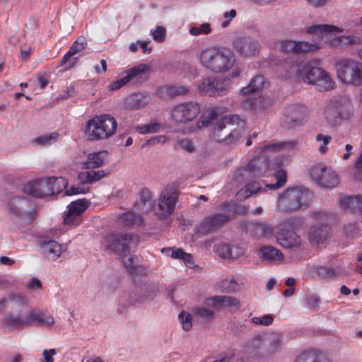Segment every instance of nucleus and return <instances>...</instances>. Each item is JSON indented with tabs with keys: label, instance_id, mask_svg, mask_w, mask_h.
I'll list each match as a JSON object with an SVG mask.
<instances>
[{
	"label": "nucleus",
	"instance_id": "21",
	"mask_svg": "<svg viewBox=\"0 0 362 362\" xmlns=\"http://www.w3.org/2000/svg\"><path fill=\"white\" fill-rule=\"evenodd\" d=\"M233 47L241 57H248L258 52L259 45L257 40L252 37H241L233 41Z\"/></svg>",
	"mask_w": 362,
	"mask_h": 362
},
{
	"label": "nucleus",
	"instance_id": "33",
	"mask_svg": "<svg viewBox=\"0 0 362 362\" xmlns=\"http://www.w3.org/2000/svg\"><path fill=\"white\" fill-rule=\"evenodd\" d=\"M188 92V88L182 86H165L158 90L159 96L164 99L184 95Z\"/></svg>",
	"mask_w": 362,
	"mask_h": 362
},
{
	"label": "nucleus",
	"instance_id": "11",
	"mask_svg": "<svg viewBox=\"0 0 362 362\" xmlns=\"http://www.w3.org/2000/svg\"><path fill=\"white\" fill-rule=\"evenodd\" d=\"M312 179L322 187L333 188L339 182L336 172L331 168L323 163L314 165L310 170Z\"/></svg>",
	"mask_w": 362,
	"mask_h": 362
},
{
	"label": "nucleus",
	"instance_id": "13",
	"mask_svg": "<svg viewBox=\"0 0 362 362\" xmlns=\"http://www.w3.org/2000/svg\"><path fill=\"white\" fill-rule=\"evenodd\" d=\"M229 80L221 77L203 78L197 84L198 90L210 97L221 96L226 93Z\"/></svg>",
	"mask_w": 362,
	"mask_h": 362
},
{
	"label": "nucleus",
	"instance_id": "38",
	"mask_svg": "<svg viewBox=\"0 0 362 362\" xmlns=\"http://www.w3.org/2000/svg\"><path fill=\"white\" fill-rule=\"evenodd\" d=\"M120 221L127 227L141 226L144 223V218L134 211H128L121 215Z\"/></svg>",
	"mask_w": 362,
	"mask_h": 362
},
{
	"label": "nucleus",
	"instance_id": "43",
	"mask_svg": "<svg viewBox=\"0 0 362 362\" xmlns=\"http://www.w3.org/2000/svg\"><path fill=\"white\" fill-rule=\"evenodd\" d=\"M218 253L224 258H235L239 255V248L229 244H223L218 248Z\"/></svg>",
	"mask_w": 362,
	"mask_h": 362
},
{
	"label": "nucleus",
	"instance_id": "46",
	"mask_svg": "<svg viewBox=\"0 0 362 362\" xmlns=\"http://www.w3.org/2000/svg\"><path fill=\"white\" fill-rule=\"evenodd\" d=\"M344 233L347 238L354 239L362 235L358 222L349 223L344 226Z\"/></svg>",
	"mask_w": 362,
	"mask_h": 362
},
{
	"label": "nucleus",
	"instance_id": "64",
	"mask_svg": "<svg viewBox=\"0 0 362 362\" xmlns=\"http://www.w3.org/2000/svg\"><path fill=\"white\" fill-rule=\"evenodd\" d=\"M179 319L182 325L183 329L188 331L192 328L191 317L189 314L186 315L184 312L179 314Z\"/></svg>",
	"mask_w": 362,
	"mask_h": 362
},
{
	"label": "nucleus",
	"instance_id": "12",
	"mask_svg": "<svg viewBox=\"0 0 362 362\" xmlns=\"http://www.w3.org/2000/svg\"><path fill=\"white\" fill-rule=\"evenodd\" d=\"M56 185H62L66 187L68 182L63 177H50L36 181L33 184L34 189L30 193L37 197H43L60 193L59 188L55 189Z\"/></svg>",
	"mask_w": 362,
	"mask_h": 362
},
{
	"label": "nucleus",
	"instance_id": "30",
	"mask_svg": "<svg viewBox=\"0 0 362 362\" xmlns=\"http://www.w3.org/2000/svg\"><path fill=\"white\" fill-rule=\"evenodd\" d=\"M206 304L215 308L223 306L235 307L237 308L240 307V302L237 298L227 296H215L208 298Z\"/></svg>",
	"mask_w": 362,
	"mask_h": 362
},
{
	"label": "nucleus",
	"instance_id": "15",
	"mask_svg": "<svg viewBox=\"0 0 362 362\" xmlns=\"http://www.w3.org/2000/svg\"><path fill=\"white\" fill-rule=\"evenodd\" d=\"M7 209L10 214L18 217H26L28 223L32 222L35 218V211L33 205L25 197L11 198L7 204Z\"/></svg>",
	"mask_w": 362,
	"mask_h": 362
},
{
	"label": "nucleus",
	"instance_id": "53",
	"mask_svg": "<svg viewBox=\"0 0 362 362\" xmlns=\"http://www.w3.org/2000/svg\"><path fill=\"white\" fill-rule=\"evenodd\" d=\"M296 53L310 52L320 47L316 44H313L305 41L296 42Z\"/></svg>",
	"mask_w": 362,
	"mask_h": 362
},
{
	"label": "nucleus",
	"instance_id": "23",
	"mask_svg": "<svg viewBox=\"0 0 362 362\" xmlns=\"http://www.w3.org/2000/svg\"><path fill=\"white\" fill-rule=\"evenodd\" d=\"M230 219L226 214H217L206 217L199 224L198 230L202 234H207L221 228Z\"/></svg>",
	"mask_w": 362,
	"mask_h": 362
},
{
	"label": "nucleus",
	"instance_id": "62",
	"mask_svg": "<svg viewBox=\"0 0 362 362\" xmlns=\"http://www.w3.org/2000/svg\"><path fill=\"white\" fill-rule=\"evenodd\" d=\"M195 314L202 319L210 320L214 316V312L206 308H197L195 309Z\"/></svg>",
	"mask_w": 362,
	"mask_h": 362
},
{
	"label": "nucleus",
	"instance_id": "54",
	"mask_svg": "<svg viewBox=\"0 0 362 362\" xmlns=\"http://www.w3.org/2000/svg\"><path fill=\"white\" fill-rule=\"evenodd\" d=\"M211 32L210 25L207 23H202L198 26H193L189 29V33L194 36H198L202 33L205 35Z\"/></svg>",
	"mask_w": 362,
	"mask_h": 362
},
{
	"label": "nucleus",
	"instance_id": "59",
	"mask_svg": "<svg viewBox=\"0 0 362 362\" xmlns=\"http://www.w3.org/2000/svg\"><path fill=\"white\" fill-rule=\"evenodd\" d=\"M58 135L57 133L54 132L50 134L40 136L35 139V141L40 145L51 144L52 141L56 140Z\"/></svg>",
	"mask_w": 362,
	"mask_h": 362
},
{
	"label": "nucleus",
	"instance_id": "51",
	"mask_svg": "<svg viewBox=\"0 0 362 362\" xmlns=\"http://www.w3.org/2000/svg\"><path fill=\"white\" fill-rule=\"evenodd\" d=\"M160 129L161 124L158 122H154L138 127L136 130L141 134H148L158 132Z\"/></svg>",
	"mask_w": 362,
	"mask_h": 362
},
{
	"label": "nucleus",
	"instance_id": "5",
	"mask_svg": "<svg viewBox=\"0 0 362 362\" xmlns=\"http://www.w3.org/2000/svg\"><path fill=\"white\" fill-rule=\"evenodd\" d=\"M312 216L315 223L310 227L308 239L311 244L319 245L322 244L331 235L330 222L333 220V214L323 211H314Z\"/></svg>",
	"mask_w": 362,
	"mask_h": 362
},
{
	"label": "nucleus",
	"instance_id": "37",
	"mask_svg": "<svg viewBox=\"0 0 362 362\" xmlns=\"http://www.w3.org/2000/svg\"><path fill=\"white\" fill-rule=\"evenodd\" d=\"M259 253L262 259L269 262L282 261L284 257L279 250L271 245L260 247Z\"/></svg>",
	"mask_w": 362,
	"mask_h": 362
},
{
	"label": "nucleus",
	"instance_id": "34",
	"mask_svg": "<svg viewBox=\"0 0 362 362\" xmlns=\"http://www.w3.org/2000/svg\"><path fill=\"white\" fill-rule=\"evenodd\" d=\"M312 275L322 280L330 281L337 276V272L332 267L325 266H314L310 268Z\"/></svg>",
	"mask_w": 362,
	"mask_h": 362
},
{
	"label": "nucleus",
	"instance_id": "31",
	"mask_svg": "<svg viewBox=\"0 0 362 362\" xmlns=\"http://www.w3.org/2000/svg\"><path fill=\"white\" fill-rule=\"evenodd\" d=\"M281 341L279 337H273L268 339L262 340L259 337L255 339L251 342V346L257 349L267 348L266 354L274 352L280 346Z\"/></svg>",
	"mask_w": 362,
	"mask_h": 362
},
{
	"label": "nucleus",
	"instance_id": "49",
	"mask_svg": "<svg viewBox=\"0 0 362 362\" xmlns=\"http://www.w3.org/2000/svg\"><path fill=\"white\" fill-rule=\"evenodd\" d=\"M219 287L223 292L232 293L237 290L238 284L233 278H228L220 282Z\"/></svg>",
	"mask_w": 362,
	"mask_h": 362
},
{
	"label": "nucleus",
	"instance_id": "48",
	"mask_svg": "<svg viewBox=\"0 0 362 362\" xmlns=\"http://www.w3.org/2000/svg\"><path fill=\"white\" fill-rule=\"evenodd\" d=\"M222 208L228 211H231L239 214H245L247 209L242 205L238 204L234 202H228L222 205Z\"/></svg>",
	"mask_w": 362,
	"mask_h": 362
},
{
	"label": "nucleus",
	"instance_id": "10",
	"mask_svg": "<svg viewBox=\"0 0 362 362\" xmlns=\"http://www.w3.org/2000/svg\"><path fill=\"white\" fill-rule=\"evenodd\" d=\"M269 167V160L266 156H256L244 167L238 168L235 174L234 179L242 182L249 179L262 176Z\"/></svg>",
	"mask_w": 362,
	"mask_h": 362
},
{
	"label": "nucleus",
	"instance_id": "20",
	"mask_svg": "<svg viewBox=\"0 0 362 362\" xmlns=\"http://www.w3.org/2000/svg\"><path fill=\"white\" fill-rule=\"evenodd\" d=\"M285 119L282 122L284 128L291 129L301 124L305 119V109L302 105H291L285 110Z\"/></svg>",
	"mask_w": 362,
	"mask_h": 362
},
{
	"label": "nucleus",
	"instance_id": "26",
	"mask_svg": "<svg viewBox=\"0 0 362 362\" xmlns=\"http://www.w3.org/2000/svg\"><path fill=\"white\" fill-rule=\"evenodd\" d=\"M40 250L42 255L49 261H55L61 256L63 249L58 242L48 240L41 244Z\"/></svg>",
	"mask_w": 362,
	"mask_h": 362
},
{
	"label": "nucleus",
	"instance_id": "29",
	"mask_svg": "<svg viewBox=\"0 0 362 362\" xmlns=\"http://www.w3.org/2000/svg\"><path fill=\"white\" fill-rule=\"evenodd\" d=\"M247 230L256 238H269L273 233V228L267 223H249Z\"/></svg>",
	"mask_w": 362,
	"mask_h": 362
},
{
	"label": "nucleus",
	"instance_id": "39",
	"mask_svg": "<svg viewBox=\"0 0 362 362\" xmlns=\"http://www.w3.org/2000/svg\"><path fill=\"white\" fill-rule=\"evenodd\" d=\"M151 192L147 188H143L139 193V199L134 204L136 209L141 211L148 210L151 206Z\"/></svg>",
	"mask_w": 362,
	"mask_h": 362
},
{
	"label": "nucleus",
	"instance_id": "41",
	"mask_svg": "<svg viewBox=\"0 0 362 362\" xmlns=\"http://www.w3.org/2000/svg\"><path fill=\"white\" fill-rule=\"evenodd\" d=\"M264 84V80L262 76H255L252 78L248 86L242 88L240 93L243 95H247L257 92L261 90Z\"/></svg>",
	"mask_w": 362,
	"mask_h": 362
},
{
	"label": "nucleus",
	"instance_id": "8",
	"mask_svg": "<svg viewBox=\"0 0 362 362\" xmlns=\"http://www.w3.org/2000/svg\"><path fill=\"white\" fill-rule=\"evenodd\" d=\"M298 80L315 86L320 91L331 90L334 86L331 77L324 69L320 67H312L308 69L304 63Z\"/></svg>",
	"mask_w": 362,
	"mask_h": 362
},
{
	"label": "nucleus",
	"instance_id": "14",
	"mask_svg": "<svg viewBox=\"0 0 362 362\" xmlns=\"http://www.w3.org/2000/svg\"><path fill=\"white\" fill-rule=\"evenodd\" d=\"M200 112L197 103L189 102L175 106L171 111L172 119L177 124H187L194 120Z\"/></svg>",
	"mask_w": 362,
	"mask_h": 362
},
{
	"label": "nucleus",
	"instance_id": "55",
	"mask_svg": "<svg viewBox=\"0 0 362 362\" xmlns=\"http://www.w3.org/2000/svg\"><path fill=\"white\" fill-rule=\"evenodd\" d=\"M177 148L187 151L189 153H192L195 150L194 142L187 138L178 140L177 142Z\"/></svg>",
	"mask_w": 362,
	"mask_h": 362
},
{
	"label": "nucleus",
	"instance_id": "60",
	"mask_svg": "<svg viewBox=\"0 0 362 362\" xmlns=\"http://www.w3.org/2000/svg\"><path fill=\"white\" fill-rule=\"evenodd\" d=\"M151 33L155 41L161 42L165 38L166 30L163 26H157L153 31L151 30Z\"/></svg>",
	"mask_w": 362,
	"mask_h": 362
},
{
	"label": "nucleus",
	"instance_id": "2",
	"mask_svg": "<svg viewBox=\"0 0 362 362\" xmlns=\"http://www.w3.org/2000/svg\"><path fill=\"white\" fill-rule=\"evenodd\" d=\"M200 62L205 68L213 72H225L234 65L235 56L228 48L211 47L202 52Z\"/></svg>",
	"mask_w": 362,
	"mask_h": 362
},
{
	"label": "nucleus",
	"instance_id": "25",
	"mask_svg": "<svg viewBox=\"0 0 362 362\" xmlns=\"http://www.w3.org/2000/svg\"><path fill=\"white\" fill-rule=\"evenodd\" d=\"M87 46V40L84 37H79L74 42L68 52L62 58V64L65 65L66 69L73 67L77 62L78 58L73 57L78 52L83 50Z\"/></svg>",
	"mask_w": 362,
	"mask_h": 362
},
{
	"label": "nucleus",
	"instance_id": "44",
	"mask_svg": "<svg viewBox=\"0 0 362 362\" xmlns=\"http://www.w3.org/2000/svg\"><path fill=\"white\" fill-rule=\"evenodd\" d=\"M295 362H329L323 355H316L313 352H303L296 359Z\"/></svg>",
	"mask_w": 362,
	"mask_h": 362
},
{
	"label": "nucleus",
	"instance_id": "32",
	"mask_svg": "<svg viewBox=\"0 0 362 362\" xmlns=\"http://www.w3.org/2000/svg\"><path fill=\"white\" fill-rule=\"evenodd\" d=\"M29 325L32 323L42 326H51L54 323V319L52 315H47L41 311L30 310L28 315Z\"/></svg>",
	"mask_w": 362,
	"mask_h": 362
},
{
	"label": "nucleus",
	"instance_id": "9",
	"mask_svg": "<svg viewBox=\"0 0 362 362\" xmlns=\"http://www.w3.org/2000/svg\"><path fill=\"white\" fill-rule=\"evenodd\" d=\"M309 195L308 190H302L299 187L288 188L279 195V208L284 211L296 210L302 205L306 204L307 197Z\"/></svg>",
	"mask_w": 362,
	"mask_h": 362
},
{
	"label": "nucleus",
	"instance_id": "63",
	"mask_svg": "<svg viewBox=\"0 0 362 362\" xmlns=\"http://www.w3.org/2000/svg\"><path fill=\"white\" fill-rule=\"evenodd\" d=\"M119 257L122 259L123 264L127 270L130 274H134L136 269V266L134 264V261L132 258L130 257V253L128 255L127 257L124 256Z\"/></svg>",
	"mask_w": 362,
	"mask_h": 362
},
{
	"label": "nucleus",
	"instance_id": "56",
	"mask_svg": "<svg viewBox=\"0 0 362 362\" xmlns=\"http://www.w3.org/2000/svg\"><path fill=\"white\" fill-rule=\"evenodd\" d=\"M251 321L253 324L257 325H264V326H268V325H270L273 322L274 317L272 315L267 314V315H263L261 317H253L251 319Z\"/></svg>",
	"mask_w": 362,
	"mask_h": 362
},
{
	"label": "nucleus",
	"instance_id": "6",
	"mask_svg": "<svg viewBox=\"0 0 362 362\" xmlns=\"http://www.w3.org/2000/svg\"><path fill=\"white\" fill-rule=\"evenodd\" d=\"M339 79L344 83L362 86V63L352 59H341L336 63Z\"/></svg>",
	"mask_w": 362,
	"mask_h": 362
},
{
	"label": "nucleus",
	"instance_id": "17",
	"mask_svg": "<svg viewBox=\"0 0 362 362\" xmlns=\"http://www.w3.org/2000/svg\"><path fill=\"white\" fill-rule=\"evenodd\" d=\"M274 175L276 180V182L273 184H266L264 188L262 187L259 182L247 183L243 192L245 197L247 198L261 192H264L266 189L270 190H276L285 185L287 181V175L286 172L284 170L279 169L275 171Z\"/></svg>",
	"mask_w": 362,
	"mask_h": 362
},
{
	"label": "nucleus",
	"instance_id": "4",
	"mask_svg": "<svg viewBox=\"0 0 362 362\" xmlns=\"http://www.w3.org/2000/svg\"><path fill=\"white\" fill-rule=\"evenodd\" d=\"M138 243L139 236L133 233H110L105 235L103 244L106 250L119 257H127L132 248L136 247Z\"/></svg>",
	"mask_w": 362,
	"mask_h": 362
},
{
	"label": "nucleus",
	"instance_id": "36",
	"mask_svg": "<svg viewBox=\"0 0 362 362\" xmlns=\"http://www.w3.org/2000/svg\"><path fill=\"white\" fill-rule=\"evenodd\" d=\"M340 204L346 209L362 213V195L349 196L341 198Z\"/></svg>",
	"mask_w": 362,
	"mask_h": 362
},
{
	"label": "nucleus",
	"instance_id": "3",
	"mask_svg": "<svg viewBox=\"0 0 362 362\" xmlns=\"http://www.w3.org/2000/svg\"><path fill=\"white\" fill-rule=\"evenodd\" d=\"M117 127L115 119L110 115L95 116L87 122L85 134L91 141L107 139L115 134Z\"/></svg>",
	"mask_w": 362,
	"mask_h": 362
},
{
	"label": "nucleus",
	"instance_id": "57",
	"mask_svg": "<svg viewBox=\"0 0 362 362\" xmlns=\"http://www.w3.org/2000/svg\"><path fill=\"white\" fill-rule=\"evenodd\" d=\"M316 140L318 142H322V144L320 146L318 150L321 153H325L327 151V145L329 144L332 140V137L329 135H323L322 134H318L316 136Z\"/></svg>",
	"mask_w": 362,
	"mask_h": 362
},
{
	"label": "nucleus",
	"instance_id": "52",
	"mask_svg": "<svg viewBox=\"0 0 362 362\" xmlns=\"http://www.w3.org/2000/svg\"><path fill=\"white\" fill-rule=\"evenodd\" d=\"M341 47H348L351 45H360L361 39L356 35H341L339 36Z\"/></svg>",
	"mask_w": 362,
	"mask_h": 362
},
{
	"label": "nucleus",
	"instance_id": "45",
	"mask_svg": "<svg viewBox=\"0 0 362 362\" xmlns=\"http://www.w3.org/2000/svg\"><path fill=\"white\" fill-rule=\"evenodd\" d=\"M340 29L334 25H317L310 27L308 29V33L310 34L323 35L325 33H329L332 31L340 32Z\"/></svg>",
	"mask_w": 362,
	"mask_h": 362
},
{
	"label": "nucleus",
	"instance_id": "7",
	"mask_svg": "<svg viewBox=\"0 0 362 362\" xmlns=\"http://www.w3.org/2000/svg\"><path fill=\"white\" fill-rule=\"evenodd\" d=\"M178 185L170 183L162 190L156 208V215L160 220L171 216L175 209L179 196Z\"/></svg>",
	"mask_w": 362,
	"mask_h": 362
},
{
	"label": "nucleus",
	"instance_id": "19",
	"mask_svg": "<svg viewBox=\"0 0 362 362\" xmlns=\"http://www.w3.org/2000/svg\"><path fill=\"white\" fill-rule=\"evenodd\" d=\"M276 238L278 243L289 252L302 250V240L293 230L281 229L276 234Z\"/></svg>",
	"mask_w": 362,
	"mask_h": 362
},
{
	"label": "nucleus",
	"instance_id": "40",
	"mask_svg": "<svg viewBox=\"0 0 362 362\" xmlns=\"http://www.w3.org/2000/svg\"><path fill=\"white\" fill-rule=\"evenodd\" d=\"M148 103V96L146 94L137 93L132 94L128 99V106L132 109H139Z\"/></svg>",
	"mask_w": 362,
	"mask_h": 362
},
{
	"label": "nucleus",
	"instance_id": "58",
	"mask_svg": "<svg viewBox=\"0 0 362 362\" xmlns=\"http://www.w3.org/2000/svg\"><path fill=\"white\" fill-rule=\"evenodd\" d=\"M18 300L19 303H21L22 304H25L27 302L26 299L23 296H21V295L14 296L13 298H11L10 296L3 297L0 300V312L5 310V308H6V304L10 300Z\"/></svg>",
	"mask_w": 362,
	"mask_h": 362
},
{
	"label": "nucleus",
	"instance_id": "1",
	"mask_svg": "<svg viewBox=\"0 0 362 362\" xmlns=\"http://www.w3.org/2000/svg\"><path fill=\"white\" fill-rule=\"evenodd\" d=\"M217 117V110H211L197 122L198 128L201 129L211 124L212 136L215 140L218 142H225L226 144L236 142L243 132V127L239 126L240 123H243V121L238 115H232L221 117L214 122Z\"/></svg>",
	"mask_w": 362,
	"mask_h": 362
},
{
	"label": "nucleus",
	"instance_id": "47",
	"mask_svg": "<svg viewBox=\"0 0 362 362\" xmlns=\"http://www.w3.org/2000/svg\"><path fill=\"white\" fill-rule=\"evenodd\" d=\"M294 146L295 143L292 141L276 142L264 145L262 147V150L279 151L282 149H293L294 148Z\"/></svg>",
	"mask_w": 362,
	"mask_h": 362
},
{
	"label": "nucleus",
	"instance_id": "18",
	"mask_svg": "<svg viewBox=\"0 0 362 362\" xmlns=\"http://www.w3.org/2000/svg\"><path fill=\"white\" fill-rule=\"evenodd\" d=\"M296 58V56L292 54L277 64V71L282 77L298 80L303 69V63H300Z\"/></svg>",
	"mask_w": 362,
	"mask_h": 362
},
{
	"label": "nucleus",
	"instance_id": "22",
	"mask_svg": "<svg viewBox=\"0 0 362 362\" xmlns=\"http://www.w3.org/2000/svg\"><path fill=\"white\" fill-rule=\"evenodd\" d=\"M89 202L86 199L72 202L68 206V211L65 214L64 223L68 225H78L81 214L88 208Z\"/></svg>",
	"mask_w": 362,
	"mask_h": 362
},
{
	"label": "nucleus",
	"instance_id": "50",
	"mask_svg": "<svg viewBox=\"0 0 362 362\" xmlns=\"http://www.w3.org/2000/svg\"><path fill=\"white\" fill-rule=\"evenodd\" d=\"M306 307L313 311H317L319 308L320 298L317 295L307 296L304 299Z\"/></svg>",
	"mask_w": 362,
	"mask_h": 362
},
{
	"label": "nucleus",
	"instance_id": "28",
	"mask_svg": "<svg viewBox=\"0 0 362 362\" xmlns=\"http://www.w3.org/2000/svg\"><path fill=\"white\" fill-rule=\"evenodd\" d=\"M108 152L107 151H101L93 152L87 156L86 160L82 163L83 169H93L103 166L105 164Z\"/></svg>",
	"mask_w": 362,
	"mask_h": 362
},
{
	"label": "nucleus",
	"instance_id": "42",
	"mask_svg": "<svg viewBox=\"0 0 362 362\" xmlns=\"http://www.w3.org/2000/svg\"><path fill=\"white\" fill-rule=\"evenodd\" d=\"M331 102L334 105L337 107V108L339 113H342V111L344 110L343 105H346V119L350 117L352 114L353 105L349 98L346 97H340L332 99Z\"/></svg>",
	"mask_w": 362,
	"mask_h": 362
},
{
	"label": "nucleus",
	"instance_id": "27",
	"mask_svg": "<svg viewBox=\"0 0 362 362\" xmlns=\"http://www.w3.org/2000/svg\"><path fill=\"white\" fill-rule=\"evenodd\" d=\"M337 107L334 105L330 100L325 110V118L327 121L331 125L334 126L339 125L343 120L346 119V105H343L344 110L342 111V113H339Z\"/></svg>",
	"mask_w": 362,
	"mask_h": 362
},
{
	"label": "nucleus",
	"instance_id": "61",
	"mask_svg": "<svg viewBox=\"0 0 362 362\" xmlns=\"http://www.w3.org/2000/svg\"><path fill=\"white\" fill-rule=\"evenodd\" d=\"M166 252L167 255L170 256L174 259H177L182 260L185 256H187V252H185L182 248H179L176 250H172L170 248L163 249L162 252Z\"/></svg>",
	"mask_w": 362,
	"mask_h": 362
},
{
	"label": "nucleus",
	"instance_id": "35",
	"mask_svg": "<svg viewBox=\"0 0 362 362\" xmlns=\"http://www.w3.org/2000/svg\"><path fill=\"white\" fill-rule=\"evenodd\" d=\"M2 321L10 331L22 329L29 325L28 318L25 320L21 318L20 315L13 316L11 313H8Z\"/></svg>",
	"mask_w": 362,
	"mask_h": 362
},
{
	"label": "nucleus",
	"instance_id": "16",
	"mask_svg": "<svg viewBox=\"0 0 362 362\" xmlns=\"http://www.w3.org/2000/svg\"><path fill=\"white\" fill-rule=\"evenodd\" d=\"M148 70V66L144 64L132 67L126 71L125 76L112 83L110 85V89L111 90H118L130 81L141 83L147 79V71Z\"/></svg>",
	"mask_w": 362,
	"mask_h": 362
},
{
	"label": "nucleus",
	"instance_id": "24",
	"mask_svg": "<svg viewBox=\"0 0 362 362\" xmlns=\"http://www.w3.org/2000/svg\"><path fill=\"white\" fill-rule=\"evenodd\" d=\"M158 291V286L153 283L145 284L144 286L136 287L130 293V302L132 303H141L151 300L156 296Z\"/></svg>",
	"mask_w": 362,
	"mask_h": 362
}]
</instances>
